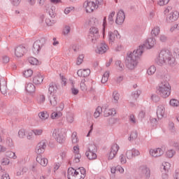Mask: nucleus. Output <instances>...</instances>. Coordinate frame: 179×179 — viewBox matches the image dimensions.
Masks as SVG:
<instances>
[{
  "label": "nucleus",
  "mask_w": 179,
  "mask_h": 179,
  "mask_svg": "<svg viewBox=\"0 0 179 179\" xmlns=\"http://www.w3.org/2000/svg\"><path fill=\"white\" fill-rule=\"evenodd\" d=\"M18 136L21 138H23L24 136H26V132L24 131V129H22L18 131Z\"/></svg>",
  "instance_id": "57"
},
{
  "label": "nucleus",
  "mask_w": 179,
  "mask_h": 179,
  "mask_svg": "<svg viewBox=\"0 0 179 179\" xmlns=\"http://www.w3.org/2000/svg\"><path fill=\"white\" fill-rule=\"evenodd\" d=\"M151 99L152 100V101H154L155 103H157L159 101H160V96H159V95L154 94L151 96Z\"/></svg>",
  "instance_id": "50"
},
{
  "label": "nucleus",
  "mask_w": 179,
  "mask_h": 179,
  "mask_svg": "<svg viewBox=\"0 0 179 179\" xmlns=\"http://www.w3.org/2000/svg\"><path fill=\"white\" fill-rule=\"evenodd\" d=\"M108 76H110V72L106 71L102 76L101 83H106L108 81Z\"/></svg>",
  "instance_id": "38"
},
{
  "label": "nucleus",
  "mask_w": 179,
  "mask_h": 179,
  "mask_svg": "<svg viewBox=\"0 0 179 179\" xmlns=\"http://www.w3.org/2000/svg\"><path fill=\"white\" fill-rule=\"evenodd\" d=\"M6 143L10 148L13 147V141L12 140V138H10V137L7 138Z\"/></svg>",
  "instance_id": "53"
},
{
  "label": "nucleus",
  "mask_w": 179,
  "mask_h": 179,
  "mask_svg": "<svg viewBox=\"0 0 179 179\" xmlns=\"http://www.w3.org/2000/svg\"><path fill=\"white\" fill-rule=\"evenodd\" d=\"M103 113V108L101 106H98L94 113V118H99L100 117V114Z\"/></svg>",
  "instance_id": "32"
},
{
  "label": "nucleus",
  "mask_w": 179,
  "mask_h": 179,
  "mask_svg": "<svg viewBox=\"0 0 179 179\" xmlns=\"http://www.w3.org/2000/svg\"><path fill=\"white\" fill-rule=\"evenodd\" d=\"M117 114V112L115 111V109H108L106 108L103 111V115L104 117H110V115H115Z\"/></svg>",
  "instance_id": "26"
},
{
  "label": "nucleus",
  "mask_w": 179,
  "mask_h": 179,
  "mask_svg": "<svg viewBox=\"0 0 179 179\" xmlns=\"http://www.w3.org/2000/svg\"><path fill=\"white\" fill-rule=\"evenodd\" d=\"M73 150L75 153V157H74V163H79L80 162V157H82V155L79 153V146H74Z\"/></svg>",
  "instance_id": "21"
},
{
  "label": "nucleus",
  "mask_w": 179,
  "mask_h": 179,
  "mask_svg": "<svg viewBox=\"0 0 179 179\" xmlns=\"http://www.w3.org/2000/svg\"><path fill=\"white\" fill-rule=\"evenodd\" d=\"M65 107V104H64V103H61L59 106V107L56 108V111H59V113H61V111H62V110H64Z\"/></svg>",
  "instance_id": "61"
},
{
  "label": "nucleus",
  "mask_w": 179,
  "mask_h": 179,
  "mask_svg": "<svg viewBox=\"0 0 179 179\" xmlns=\"http://www.w3.org/2000/svg\"><path fill=\"white\" fill-rule=\"evenodd\" d=\"M38 117L39 118H41V120L45 121V120H47L50 117V115H48V113L47 111H43L39 113Z\"/></svg>",
  "instance_id": "31"
},
{
  "label": "nucleus",
  "mask_w": 179,
  "mask_h": 179,
  "mask_svg": "<svg viewBox=\"0 0 179 179\" xmlns=\"http://www.w3.org/2000/svg\"><path fill=\"white\" fill-rule=\"evenodd\" d=\"M23 75L24 78H30V76L33 75V70L31 69L25 70L23 73Z\"/></svg>",
  "instance_id": "42"
},
{
  "label": "nucleus",
  "mask_w": 179,
  "mask_h": 179,
  "mask_svg": "<svg viewBox=\"0 0 179 179\" xmlns=\"http://www.w3.org/2000/svg\"><path fill=\"white\" fill-rule=\"evenodd\" d=\"M96 3H94V1H86L83 4V7L85 8L87 13H93L94 11V9H96Z\"/></svg>",
  "instance_id": "10"
},
{
  "label": "nucleus",
  "mask_w": 179,
  "mask_h": 179,
  "mask_svg": "<svg viewBox=\"0 0 179 179\" xmlns=\"http://www.w3.org/2000/svg\"><path fill=\"white\" fill-rule=\"evenodd\" d=\"M43 80H44V77H43L41 74H37L34 77L33 83H34V85H41Z\"/></svg>",
  "instance_id": "22"
},
{
  "label": "nucleus",
  "mask_w": 179,
  "mask_h": 179,
  "mask_svg": "<svg viewBox=\"0 0 179 179\" xmlns=\"http://www.w3.org/2000/svg\"><path fill=\"white\" fill-rule=\"evenodd\" d=\"M164 154V151H163L162 148L151 149L150 150V155L152 156V157H160V156Z\"/></svg>",
  "instance_id": "16"
},
{
  "label": "nucleus",
  "mask_w": 179,
  "mask_h": 179,
  "mask_svg": "<svg viewBox=\"0 0 179 179\" xmlns=\"http://www.w3.org/2000/svg\"><path fill=\"white\" fill-rule=\"evenodd\" d=\"M118 150H120V145H118L117 143L113 144L110 148V151L108 154V159L113 160V159L117 156Z\"/></svg>",
  "instance_id": "9"
},
{
  "label": "nucleus",
  "mask_w": 179,
  "mask_h": 179,
  "mask_svg": "<svg viewBox=\"0 0 179 179\" xmlns=\"http://www.w3.org/2000/svg\"><path fill=\"white\" fill-rule=\"evenodd\" d=\"M0 90L1 93H2V94H3L4 96H6V94H8V90L5 78L0 79Z\"/></svg>",
  "instance_id": "14"
},
{
  "label": "nucleus",
  "mask_w": 179,
  "mask_h": 179,
  "mask_svg": "<svg viewBox=\"0 0 179 179\" xmlns=\"http://www.w3.org/2000/svg\"><path fill=\"white\" fill-rule=\"evenodd\" d=\"M7 157H9L10 159H13L14 160L17 159V157H16V154L12 151H8L6 152Z\"/></svg>",
  "instance_id": "47"
},
{
  "label": "nucleus",
  "mask_w": 179,
  "mask_h": 179,
  "mask_svg": "<svg viewBox=\"0 0 179 179\" xmlns=\"http://www.w3.org/2000/svg\"><path fill=\"white\" fill-rule=\"evenodd\" d=\"M179 30V23L175 24L171 29L170 31L173 33V31H178Z\"/></svg>",
  "instance_id": "59"
},
{
  "label": "nucleus",
  "mask_w": 179,
  "mask_h": 179,
  "mask_svg": "<svg viewBox=\"0 0 179 179\" xmlns=\"http://www.w3.org/2000/svg\"><path fill=\"white\" fill-rule=\"evenodd\" d=\"M139 178L149 179L150 178V169L146 166H141L138 169Z\"/></svg>",
  "instance_id": "6"
},
{
  "label": "nucleus",
  "mask_w": 179,
  "mask_h": 179,
  "mask_svg": "<svg viewBox=\"0 0 179 179\" xmlns=\"http://www.w3.org/2000/svg\"><path fill=\"white\" fill-rule=\"evenodd\" d=\"M1 179H10V177L9 176V173H7L6 171H4V172H3V174L1 176Z\"/></svg>",
  "instance_id": "64"
},
{
  "label": "nucleus",
  "mask_w": 179,
  "mask_h": 179,
  "mask_svg": "<svg viewBox=\"0 0 179 179\" xmlns=\"http://www.w3.org/2000/svg\"><path fill=\"white\" fill-rule=\"evenodd\" d=\"M85 156L89 159V160H94L97 159V155L93 151H87L85 152Z\"/></svg>",
  "instance_id": "25"
},
{
  "label": "nucleus",
  "mask_w": 179,
  "mask_h": 179,
  "mask_svg": "<svg viewBox=\"0 0 179 179\" xmlns=\"http://www.w3.org/2000/svg\"><path fill=\"white\" fill-rule=\"evenodd\" d=\"M164 113H166V109L163 105H159L157 108V117L158 120H162L164 117Z\"/></svg>",
  "instance_id": "17"
},
{
  "label": "nucleus",
  "mask_w": 179,
  "mask_h": 179,
  "mask_svg": "<svg viewBox=\"0 0 179 179\" xmlns=\"http://www.w3.org/2000/svg\"><path fill=\"white\" fill-rule=\"evenodd\" d=\"M170 2V0H159L158 5L159 6H164V5H167Z\"/></svg>",
  "instance_id": "56"
},
{
  "label": "nucleus",
  "mask_w": 179,
  "mask_h": 179,
  "mask_svg": "<svg viewBox=\"0 0 179 179\" xmlns=\"http://www.w3.org/2000/svg\"><path fill=\"white\" fill-rule=\"evenodd\" d=\"M45 148H47V142L45 140H43L36 145L35 152L37 155H41L45 152Z\"/></svg>",
  "instance_id": "11"
},
{
  "label": "nucleus",
  "mask_w": 179,
  "mask_h": 179,
  "mask_svg": "<svg viewBox=\"0 0 179 179\" xmlns=\"http://www.w3.org/2000/svg\"><path fill=\"white\" fill-rule=\"evenodd\" d=\"M68 179H85V178H82V175L79 173V171H76V169L70 167L68 169Z\"/></svg>",
  "instance_id": "7"
},
{
  "label": "nucleus",
  "mask_w": 179,
  "mask_h": 179,
  "mask_svg": "<svg viewBox=\"0 0 179 179\" xmlns=\"http://www.w3.org/2000/svg\"><path fill=\"white\" fill-rule=\"evenodd\" d=\"M86 80L85 79H83L81 80V83L80 84V90L83 91V92H86L87 90V86L86 85Z\"/></svg>",
  "instance_id": "36"
},
{
  "label": "nucleus",
  "mask_w": 179,
  "mask_h": 179,
  "mask_svg": "<svg viewBox=\"0 0 179 179\" xmlns=\"http://www.w3.org/2000/svg\"><path fill=\"white\" fill-rule=\"evenodd\" d=\"M45 101V96L44 95H40L38 99V103L39 104H43Z\"/></svg>",
  "instance_id": "58"
},
{
  "label": "nucleus",
  "mask_w": 179,
  "mask_h": 179,
  "mask_svg": "<svg viewBox=\"0 0 179 179\" xmlns=\"http://www.w3.org/2000/svg\"><path fill=\"white\" fill-rule=\"evenodd\" d=\"M115 65L116 66H119L120 71H122V69H124V64H121V61L120 60L116 61Z\"/></svg>",
  "instance_id": "63"
},
{
  "label": "nucleus",
  "mask_w": 179,
  "mask_h": 179,
  "mask_svg": "<svg viewBox=\"0 0 179 179\" xmlns=\"http://www.w3.org/2000/svg\"><path fill=\"white\" fill-rule=\"evenodd\" d=\"M141 93H142V92H141V90H137V91L133 92L131 93L132 100L136 101L138 97H139V96H141Z\"/></svg>",
  "instance_id": "35"
},
{
  "label": "nucleus",
  "mask_w": 179,
  "mask_h": 179,
  "mask_svg": "<svg viewBox=\"0 0 179 179\" xmlns=\"http://www.w3.org/2000/svg\"><path fill=\"white\" fill-rule=\"evenodd\" d=\"M118 31H115L114 33L109 31L108 32V37H109V41L110 43H114V41H115V37L117 38L118 37Z\"/></svg>",
  "instance_id": "28"
},
{
  "label": "nucleus",
  "mask_w": 179,
  "mask_h": 179,
  "mask_svg": "<svg viewBox=\"0 0 179 179\" xmlns=\"http://www.w3.org/2000/svg\"><path fill=\"white\" fill-rule=\"evenodd\" d=\"M118 100H120V94L117 91H114L113 92V103H118Z\"/></svg>",
  "instance_id": "34"
},
{
  "label": "nucleus",
  "mask_w": 179,
  "mask_h": 179,
  "mask_svg": "<svg viewBox=\"0 0 179 179\" xmlns=\"http://www.w3.org/2000/svg\"><path fill=\"white\" fill-rule=\"evenodd\" d=\"M169 127L170 131H171V132H173V133L176 132V127L174 126V122H169Z\"/></svg>",
  "instance_id": "55"
},
{
  "label": "nucleus",
  "mask_w": 179,
  "mask_h": 179,
  "mask_svg": "<svg viewBox=\"0 0 179 179\" xmlns=\"http://www.w3.org/2000/svg\"><path fill=\"white\" fill-rule=\"evenodd\" d=\"M45 23H46L47 26H52V24H54L55 23V21L51 20V19H50V18H47L45 20Z\"/></svg>",
  "instance_id": "60"
},
{
  "label": "nucleus",
  "mask_w": 179,
  "mask_h": 179,
  "mask_svg": "<svg viewBox=\"0 0 179 179\" xmlns=\"http://www.w3.org/2000/svg\"><path fill=\"white\" fill-rule=\"evenodd\" d=\"M78 134L76 132H73L72 136H71V141H72V143L75 144V143H78V136H77Z\"/></svg>",
  "instance_id": "49"
},
{
  "label": "nucleus",
  "mask_w": 179,
  "mask_h": 179,
  "mask_svg": "<svg viewBox=\"0 0 179 179\" xmlns=\"http://www.w3.org/2000/svg\"><path fill=\"white\" fill-rule=\"evenodd\" d=\"M156 72V67L155 66H151L147 71L148 75H153Z\"/></svg>",
  "instance_id": "48"
},
{
  "label": "nucleus",
  "mask_w": 179,
  "mask_h": 179,
  "mask_svg": "<svg viewBox=\"0 0 179 179\" xmlns=\"http://www.w3.org/2000/svg\"><path fill=\"white\" fill-rule=\"evenodd\" d=\"M24 52H26V47L20 45L15 48V55L17 58H21L24 55Z\"/></svg>",
  "instance_id": "12"
},
{
  "label": "nucleus",
  "mask_w": 179,
  "mask_h": 179,
  "mask_svg": "<svg viewBox=\"0 0 179 179\" xmlns=\"http://www.w3.org/2000/svg\"><path fill=\"white\" fill-rule=\"evenodd\" d=\"M60 117H62V112H53L51 114V119L52 120H55V118H60Z\"/></svg>",
  "instance_id": "37"
},
{
  "label": "nucleus",
  "mask_w": 179,
  "mask_h": 179,
  "mask_svg": "<svg viewBox=\"0 0 179 179\" xmlns=\"http://www.w3.org/2000/svg\"><path fill=\"white\" fill-rule=\"evenodd\" d=\"M129 121L131 124H136V119H135V115H130L129 118Z\"/></svg>",
  "instance_id": "62"
},
{
  "label": "nucleus",
  "mask_w": 179,
  "mask_h": 179,
  "mask_svg": "<svg viewBox=\"0 0 179 179\" xmlns=\"http://www.w3.org/2000/svg\"><path fill=\"white\" fill-rule=\"evenodd\" d=\"M159 33H160V27H154V29H152L151 31V34L154 37H157V36H159Z\"/></svg>",
  "instance_id": "33"
},
{
  "label": "nucleus",
  "mask_w": 179,
  "mask_h": 179,
  "mask_svg": "<svg viewBox=\"0 0 179 179\" xmlns=\"http://www.w3.org/2000/svg\"><path fill=\"white\" fill-rule=\"evenodd\" d=\"M162 167L164 171H169V170H170L171 164L169 162H164L162 164Z\"/></svg>",
  "instance_id": "52"
},
{
  "label": "nucleus",
  "mask_w": 179,
  "mask_h": 179,
  "mask_svg": "<svg viewBox=\"0 0 179 179\" xmlns=\"http://www.w3.org/2000/svg\"><path fill=\"white\" fill-rule=\"evenodd\" d=\"M157 91L159 92L161 97H163V99H167V97L171 94V87L169 82L164 81L159 85Z\"/></svg>",
  "instance_id": "3"
},
{
  "label": "nucleus",
  "mask_w": 179,
  "mask_h": 179,
  "mask_svg": "<svg viewBox=\"0 0 179 179\" xmlns=\"http://www.w3.org/2000/svg\"><path fill=\"white\" fill-rule=\"evenodd\" d=\"M28 62H29V64H31V65H40V62L38 61V59L34 57H29L28 59Z\"/></svg>",
  "instance_id": "30"
},
{
  "label": "nucleus",
  "mask_w": 179,
  "mask_h": 179,
  "mask_svg": "<svg viewBox=\"0 0 179 179\" xmlns=\"http://www.w3.org/2000/svg\"><path fill=\"white\" fill-rule=\"evenodd\" d=\"M179 17V13L178 11L171 12L166 17V22L168 23H173L176 22Z\"/></svg>",
  "instance_id": "15"
},
{
  "label": "nucleus",
  "mask_w": 179,
  "mask_h": 179,
  "mask_svg": "<svg viewBox=\"0 0 179 179\" xmlns=\"http://www.w3.org/2000/svg\"><path fill=\"white\" fill-rule=\"evenodd\" d=\"M169 104L172 107H178L179 106V101L177 99H171L169 102Z\"/></svg>",
  "instance_id": "45"
},
{
  "label": "nucleus",
  "mask_w": 179,
  "mask_h": 179,
  "mask_svg": "<svg viewBox=\"0 0 179 179\" xmlns=\"http://www.w3.org/2000/svg\"><path fill=\"white\" fill-rule=\"evenodd\" d=\"M108 48V46L106 43H101L97 46L96 52L97 54H104V52H106Z\"/></svg>",
  "instance_id": "18"
},
{
  "label": "nucleus",
  "mask_w": 179,
  "mask_h": 179,
  "mask_svg": "<svg viewBox=\"0 0 179 179\" xmlns=\"http://www.w3.org/2000/svg\"><path fill=\"white\" fill-rule=\"evenodd\" d=\"M155 62L157 65L162 66L164 64H168L170 66H176L177 62L176 58L173 57L170 50H162L159 55V57L156 59Z\"/></svg>",
  "instance_id": "2"
},
{
  "label": "nucleus",
  "mask_w": 179,
  "mask_h": 179,
  "mask_svg": "<svg viewBox=\"0 0 179 179\" xmlns=\"http://www.w3.org/2000/svg\"><path fill=\"white\" fill-rule=\"evenodd\" d=\"M100 38L99 34V29L92 27L90 29V35L88 36V41H90L93 44L97 43V40Z\"/></svg>",
  "instance_id": "5"
},
{
  "label": "nucleus",
  "mask_w": 179,
  "mask_h": 179,
  "mask_svg": "<svg viewBox=\"0 0 179 179\" xmlns=\"http://www.w3.org/2000/svg\"><path fill=\"white\" fill-rule=\"evenodd\" d=\"M166 157H169V159H171L174 155H176V151L174 150H169L166 151Z\"/></svg>",
  "instance_id": "46"
},
{
  "label": "nucleus",
  "mask_w": 179,
  "mask_h": 179,
  "mask_svg": "<svg viewBox=\"0 0 179 179\" xmlns=\"http://www.w3.org/2000/svg\"><path fill=\"white\" fill-rule=\"evenodd\" d=\"M66 120L69 124H72L73 122V113H69L66 115Z\"/></svg>",
  "instance_id": "39"
},
{
  "label": "nucleus",
  "mask_w": 179,
  "mask_h": 179,
  "mask_svg": "<svg viewBox=\"0 0 179 179\" xmlns=\"http://www.w3.org/2000/svg\"><path fill=\"white\" fill-rule=\"evenodd\" d=\"M77 75L80 76V78H87L90 75V69H80L77 72Z\"/></svg>",
  "instance_id": "19"
},
{
  "label": "nucleus",
  "mask_w": 179,
  "mask_h": 179,
  "mask_svg": "<svg viewBox=\"0 0 179 179\" xmlns=\"http://www.w3.org/2000/svg\"><path fill=\"white\" fill-rule=\"evenodd\" d=\"M49 101L52 106V107H55L57 104H58V98L57 97V95L55 94H50L49 95Z\"/></svg>",
  "instance_id": "23"
},
{
  "label": "nucleus",
  "mask_w": 179,
  "mask_h": 179,
  "mask_svg": "<svg viewBox=\"0 0 179 179\" xmlns=\"http://www.w3.org/2000/svg\"><path fill=\"white\" fill-rule=\"evenodd\" d=\"M46 43L47 39H45V38H41V39L36 40L33 44L32 51L34 54L37 55L41 50V48L45 45Z\"/></svg>",
  "instance_id": "4"
},
{
  "label": "nucleus",
  "mask_w": 179,
  "mask_h": 179,
  "mask_svg": "<svg viewBox=\"0 0 179 179\" xmlns=\"http://www.w3.org/2000/svg\"><path fill=\"white\" fill-rule=\"evenodd\" d=\"M52 136L59 143H62L65 141L64 133L59 129H55L53 130Z\"/></svg>",
  "instance_id": "8"
},
{
  "label": "nucleus",
  "mask_w": 179,
  "mask_h": 179,
  "mask_svg": "<svg viewBox=\"0 0 179 179\" xmlns=\"http://www.w3.org/2000/svg\"><path fill=\"white\" fill-rule=\"evenodd\" d=\"M36 162L43 166V167H45L47 164H48V159L47 158L43 157L41 155H38L36 157Z\"/></svg>",
  "instance_id": "20"
},
{
  "label": "nucleus",
  "mask_w": 179,
  "mask_h": 179,
  "mask_svg": "<svg viewBox=\"0 0 179 179\" xmlns=\"http://www.w3.org/2000/svg\"><path fill=\"white\" fill-rule=\"evenodd\" d=\"M25 90L28 93H34L36 92V86L33 83H29L25 86Z\"/></svg>",
  "instance_id": "24"
},
{
  "label": "nucleus",
  "mask_w": 179,
  "mask_h": 179,
  "mask_svg": "<svg viewBox=\"0 0 179 179\" xmlns=\"http://www.w3.org/2000/svg\"><path fill=\"white\" fill-rule=\"evenodd\" d=\"M114 16H115V11L112 12L108 16V22L110 24H113L114 23Z\"/></svg>",
  "instance_id": "41"
},
{
  "label": "nucleus",
  "mask_w": 179,
  "mask_h": 179,
  "mask_svg": "<svg viewBox=\"0 0 179 179\" xmlns=\"http://www.w3.org/2000/svg\"><path fill=\"white\" fill-rule=\"evenodd\" d=\"M124 20H125V13H124V10H120L117 14L115 23L116 24H122Z\"/></svg>",
  "instance_id": "13"
},
{
  "label": "nucleus",
  "mask_w": 179,
  "mask_h": 179,
  "mask_svg": "<svg viewBox=\"0 0 179 179\" xmlns=\"http://www.w3.org/2000/svg\"><path fill=\"white\" fill-rule=\"evenodd\" d=\"M76 171H78L80 174L82 176V178L86 177V169L83 167H80L78 169H76Z\"/></svg>",
  "instance_id": "40"
},
{
  "label": "nucleus",
  "mask_w": 179,
  "mask_h": 179,
  "mask_svg": "<svg viewBox=\"0 0 179 179\" xmlns=\"http://www.w3.org/2000/svg\"><path fill=\"white\" fill-rule=\"evenodd\" d=\"M155 44H156V38L151 37L146 41L145 44L140 45L136 50H134L133 52L127 53L124 62L127 68L131 70L135 69L138 66V63L139 62V59H141L142 54H143V49L145 47L148 49H150L155 47Z\"/></svg>",
  "instance_id": "1"
},
{
  "label": "nucleus",
  "mask_w": 179,
  "mask_h": 179,
  "mask_svg": "<svg viewBox=\"0 0 179 179\" xmlns=\"http://www.w3.org/2000/svg\"><path fill=\"white\" fill-rule=\"evenodd\" d=\"M27 171V168L24 167L22 169H20L19 171L17 172V176H23V174H24V173H26Z\"/></svg>",
  "instance_id": "51"
},
{
  "label": "nucleus",
  "mask_w": 179,
  "mask_h": 179,
  "mask_svg": "<svg viewBox=\"0 0 179 179\" xmlns=\"http://www.w3.org/2000/svg\"><path fill=\"white\" fill-rule=\"evenodd\" d=\"M88 152H97V146L94 144H90L88 147Z\"/></svg>",
  "instance_id": "44"
},
{
  "label": "nucleus",
  "mask_w": 179,
  "mask_h": 179,
  "mask_svg": "<svg viewBox=\"0 0 179 179\" xmlns=\"http://www.w3.org/2000/svg\"><path fill=\"white\" fill-rule=\"evenodd\" d=\"M48 90L50 92V94H54V93H57V90H58V87L57 86V84H55V83H51L50 84Z\"/></svg>",
  "instance_id": "27"
},
{
  "label": "nucleus",
  "mask_w": 179,
  "mask_h": 179,
  "mask_svg": "<svg viewBox=\"0 0 179 179\" xmlns=\"http://www.w3.org/2000/svg\"><path fill=\"white\" fill-rule=\"evenodd\" d=\"M138 138V131L136 130H134L131 131L130 136L129 137V141L131 142L132 141H135Z\"/></svg>",
  "instance_id": "29"
},
{
  "label": "nucleus",
  "mask_w": 179,
  "mask_h": 179,
  "mask_svg": "<svg viewBox=\"0 0 179 179\" xmlns=\"http://www.w3.org/2000/svg\"><path fill=\"white\" fill-rule=\"evenodd\" d=\"M83 58H85V56L83 55H80L77 59V65H80L82 62H83Z\"/></svg>",
  "instance_id": "54"
},
{
  "label": "nucleus",
  "mask_w": 179,
  "mask_h": 179,
  "mask_svg": "<svg viewBox=\"0 0 179 179\" xmlns=\"http://www.w3.org/2000/svg\"><path fill=\"white\" fill-rule=\"evenodd\" d=\"M126 156L127 159L131 160V159H134V150H129L126 152Z\"/></svg>",
  "instance_id": "43"
}]
</instances>
